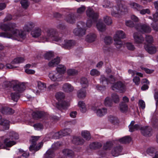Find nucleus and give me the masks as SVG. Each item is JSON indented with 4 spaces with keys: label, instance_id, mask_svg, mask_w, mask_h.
<instances>
[{
    "label": "nucleus",
    "instance_id": "1",
    "mask_svg": "<svg viewBox=\"0 0 158 158\" xmlns=\"http://www.w3.org/2000/svg\"><path fill=\"white\" fill-rule=\"evenodd\" d=\"M16 25L14 23H10L8 24H0V28L4 31H9L10 32L0 33V36L4 37L11 38L16 40L17 38L24 39L26 37V33L24 31L15 29Z\"/></svg>",
    "mask_w": 158,
    "mask_h": 158
},
{
    "label": "nucleus",
    "instance_id": "2",
    "mask_svg": "<svg viewBox=\"0 0 158 158\" xmlns=\"http://www.w3.org/2000/svg\"><path fill=\"white\" fill-rule=\"evenodd\" d=\"M9 83L13 87L14 91L17 92V93H12L10 95L11 99L17 102L20 97L19 93L24 91L25 87L23 83H20L17 81L13 80Z\"/></svg>",
    "mask_w": 158,
    "mask_h": 158
},
{
    "label": "nucleus",
    "instance_id": "3",
    "mask_svg": "<svg viewBox=\"0 0 158 158\" xmlns=\"http://www.w3.org/2000/svg\"><path fill=\"white\" fill-rule=\"evenodd\" d=\"M61 35L59 34L55 31L48 30L45 33L41 38V40L42 42L49 41L51 38L56 41H60L62 40Z\"/></svg>",
    "mask_w": 158,
    "mask_h": 158
},
{
    "label": "nucleus",
    "instance_id": "4",
    "mask_svg": "<svg viewBox=\"0 0 158 158\" xmlns=\"http://www.w3.org/2000/svg\"><path fill=\"white\" fill-rule=\"evenodd\" d=\"M0 138L2 140L4 139V143L6 147H11L16 144L15 140L18 139L19 136L18 134L13 131L9 133V136L6 138H5L4 136H2Z\"/></svg>",
    "mask_w": 158,
    "mask_h": 158
},
{
    "label": "nucleus",
    "instance_id": "5",
    "mask_svg": "<svg viewBox=\"0 0 158 158\" xmlns=\"http://www.w3.org/2000/svg\"><path fill=\"white\" fill-rule=\"evenodd\" d=\"M86 12L87 16L89 18L86 22V26L88 27H90L93 23L97 21L98 15L95 13L94 10L89 7L88 8Z\"/></svg>",
    "mask_w": 158,
    "mask_h": 158
},
{
    "label": "nucleus",
    "instance_id": "6",
    "mask_svg": "<svg viewBox=\"0 0 158 158\" xmlns=\"http://www.w3.org/2000/svg\"><path fill=\"white\" fill-rule=\"evenodd\" d=\"M55 97L56 99L59 101L57 107L59 109H66L69 106V104L68 102L62 101V100L65 98L64 94L63 92H59L56 94Z\"/></svg>",
    "mask_w": 158,
    "mask_h": 158
},
{
    "label": "nucleus",
    "instance_id": "7",
    "mask_svg": "<svg viewBox=\"0 0 158 158\" xmlns=\"http://www.w3.org/2000/svg\"><path fill=\"white\" fill-rule=\"evenodd\" d=\"M40 136H31L32 139L31 142L32 145L30 146L29 148V150L30 151H34L35 152L39 150L43 145V143L41 142L39 143L38 145L36 146V142L40 138Z\"/></svg>",
    "mask_w": 158,
    "mask_h": 158
},
{
    "label": "nucleus",
    "instance_id": "8",
    "mask_svg": "<svg viewBox=\"0 0 158 158\" xmlns=\"http://www.w3.org/2000/svg\"><path fill=\"white\" fill-rule=\"evenodd\" d=\"M85 25V23L81 22L78 23L77 27L75 28L73 30V32L76 35L78 36H82L85 34L86 29L82 28Z\"/></svg>",
    "mask_w": 158,
    "mask_h": 158
},
{
    "label": "nucleus",
    "instance_id": "9",
    "mask_svg": "<svg viewBox=\"0 0 158 158\" xmlns=\"http://www.w3.org/2000/svg\"><path fill=\"white\" fill-rule=\"evenodd\" d=\"M112 90L114 91H119L120 93H124L126 90V86L122 82L119 81L114 84L111 86Z\"/></svg>",
    "mask_w": 158,
    "mask_h": 158
},
{
    "label": "nucleus",
    "instance_id": "10",
    "mask_svg": "<svg viewBox=\"0 0 158 158\" xmlns=\"http://www.w3.org/2000/svg\"><path fill=\"white\" fill-rule=\"evenodd\" d=\"M130 5L132 8L137 10L140 11V13L142 15H144L146 13L149 14L150 12L149 9H142V6L136 3H131L130 4Z\"/></svg>",
    "mask_w": 158,
    "mask_h": 158
},
{
    "label": "nucleus",
    "instance_id": "11",
    "mask_svg": "<svg viewBox=\"0 0 158 158\" xmlns=\"http://www.w3.org/2000/svg\"><path fill=\"white\" fill-rule=\"evenodd\" d=\"M100 80L101 83H102L103 85V86H100L99 87L97 86H96L97 89L100 90H102L105 89L106 86L108 85L109 83H111V82H109L108 81V79L103 75H102L101 76Z\"/></svg>",
    "mask_w": 158,
    "mask_h": 158
},
{
    "label": "nucleus",
    "instance_id": "12",
    "mask_svg": "<svg viewBox=\"0 0 158 158\" xmlns=\"http://www.w3.org/2000/svg\"><path fill=\"white\" fill-rule=\"evenodd\" d=\"M50 78L53 81H59L61 78L62 75L57 72H53L50 73L49 75Z\"/></svg>",
    "mask_w": 158,
    "mask_h": 158
},
{
    "label": "nucleus",
    "instance_id": "13",
    "mask_svg": "<svg viewBox=\"0 0 158 158\" xmlns=\"http://www.w3.org/2000/svg\"><path fill=\"white\" fill-rule=\"evenodd\" d=\"M140 131L142 134L144 136H150L152 135V129L148 126L142 127Z\"/></svg>",
    "mask_w": 158,
    "mask_h": 158
},
{
    "label": "nucleus",
    "instance_id": "14",
    "mask_svg": "<svg viewBox=\"0 0 158 158\" xmlns=\"http://www.w3.org/2000/svg\"><path fill=\"white\" fill-rule=\"evenodd\" d=\"M135 123V122L134 121H132L128 126L129 131L130 132H132L136 130H141L142 126L139 124H134Z\"/></svg>",
    "mask_w": 158,
    "mask_h": 158
},
{
    "label": "nucleus",
    "instance_id": "15",
    "mask_svg": "<svg viewBox=\"0 0 158 158\" xmlns=\"http://www.w3.org/2000/svg\"><path fill=\"white\" fill-rule=\"evenodd\" d=\"M121 12L118 5L113 6L111 10V15L113 16L118 17L120 15Z\"/></svg>",
    "mask_w": 158,
    "mask_h": 158
},
{
    "label": "nucleus",
    "instance_id": "16",
    "mask_svg": "<svg viewBox=\"0 0 158 158\" xmlns=\"http://www.w3.org/2000/svg\"><path fill=\"white\" fill-rule=\"evenodd\" d=\"M10 122L8 120L2 119L0 115V125L3 128V130H8L9 128Z\"/></svg>",
    "mask_w": 158,
    "mask_h": 158
},
{
    "label": "nucleus",
    "instance_id": "17",
    "mask_svg": "<svg viewBox=\"0 0 158 158\" xmlns=\"http://www.w3.org/2000/svg\"><path fill=\"white\" fill-rule=\"evenodd\" d=\"M62 89L65 92L69 93L73 91L74 88L69 83H65L63 85L62 87Z\"/></svg>",
    "mask_w": 158,
    "mask_h": 158
},
{
    "label": "nucleus",
    "instance_id": "18",
    "mask_svg": "<svg viewBox=\"0 0 158 158\" xmlns=\"http://www.w3.org/2000/svg\"><path fill=\"white\" fill-rule=\"evenodd\" d=\"M126 35L125 32L122 30H118L116 31L114 38L115 40L117 39H125L126 38Z\"/></svg>",
    "mask_w": 158,
    "mask_h": 158
},
{
    "label": "nucleus",
    "instance_id": "19",
    "mask_svg": "<svg viewBox=\"0 0 158 158\" xmlns=\"http://www.w3.org/2000/svg\"><path fill=\"white\" fill-rule=\"evenodd\" d=\"M139 27V30L141 32L145 33H150L152 29L151 27L148 25L143 24L140 25Z\"/></svg>",
    "mask_w": 158,
    "mask_h": 158
},
{
    "label": "nucleus",
    "instance_id": "20",
    "mask_svg": "<svg viewBox=\"0 0 158 158\" xmlns=\"http://www.w3.org/2000/svg\"><path fill=\"white\" fill-rule=\"evenodd\" d=\"M133 37L135 42L137 43H141L144 41V38L142 36L139 34L137 32L135 33H134Z\"/></svg>",
    "mask_w": 158,
    "mask_h": 158
},
{
    "label": "nucleus",
    "instance_id": "21",
    "mask_svg": "<svg viewBox=\"0 0 158 158\" xmlns=\"http://www.w3.org/2000/svg\"><path fill=\"white\" fill-rule=\"evenodd\" d=\"M65 20L68 23H73L75 22V17L73 14H70L66 15Z\"/></svg>",
    "mask_w": 158,
    "mask_h": 158
},
{
    "label": "nucleus",
    "instance_id": "22",
    "mask_svg": "<svg viewBox=\"0 0 158 158\" xmlns=\"http://www.w3.org/2000/svg\"><path fill=\"white\" fill-rule=\"evenodd\" d=\"M94 110L97 115L99 117L104 115L107 112V109L105 108L102 109H96L95 110L94 109Z\"/></svg>",
    "mask_w": 158,
    "mask_h": 158
},
{
    "label": "nucleus",
    "instance_id": "23",
    "mask_svg": "<svg viewBox=\"0 0 158 158\" xmlns=\"http://www.w3.org/2000/svg\"><path fill=\"white\" fill-rule=\"evenodd\" d=\"M123 148L120 146L114 147L112 152V154L113 156H116L120 154L122 151Z\"/></svg>",
    "mask_w": 158,
    "mask_h": 158
},
{
    "label": "nucleus",
    "instance_id": "24",
    "mask_svg": "<svg viewBox=\"0 0 158 158\" xmlns=\"http://www.w3.org/2000/svg\"><path fill=\"white\" fill-rule=\"evenodd\" d=\"M56 70L57 72L61 74V75H62L65 73L66 68L64 65L59 64L57 66Z\"/></svg>",
    "mask_w": 158,
    "mask_h": 158
},
{
    "label": "nucleus",
    "instance_id": "25",
    "mask_svg": "<svg viewBox=\"0 0 158 158\" xmlns=\"http://www.w3.org/2000/svg\"><path fill=\"white\" fill-rule=\"evenodd\" d=\"M145 49L149 54H153L156 52V48L154 46L147 45L145 47Z\"/></svg>",
    "mask_w": 158,
    "mask_h": 158
},
{
    "label": "nucleus",
    "instance_id": "26",
    "mask_svg": "<svg viewBox=\"0 0 158 158\" xmlns=\"http://www.w3.org/2000/svg\"><path fill=\"white\" fill-rule=\"evenodd\" d=\"M1 112L3 114H11L14 113V111L11 108L4 107L2 108Z\"/></svg>",
    "mask_w": 158,
    "mask_h": 158
},
{
    "label": "nucleus",
    "instance_id": "27",
    "mask_svg": "<svg viewBox=\"0 0 158 158\" xmlns=\"http://www.w3.org/2000/svg\"><path fill=\"white\" fill-rule=\"evenodd\" d=\"M86 90L85 89L81 88L77 92V96L80 99H83L85 98L86 96Z\"/></svg>",
    "mask_w": 158,
    "mask_h": 158
},
{
    "label": "nucleus",
    "instance_id": "28",
    "mask_svg": "<svg viewBox=\"0 0 158 158\" xmlns=\"http://www.w3.org/2000/svg\"><path fill=\"white\" fill-rule=\"evenodd\" d=\"M75 42L73 40H64V43L63 44V47L65 49H69L73 46Z\"/></svg>",
    "mask_w": 158,
    "mask_h": 158
},
{
    "label": "nucleus",
    "instance_id": "29",
    "mask_svg": "<svg viewBox=\"0 0 158 158\" xmlns=\"http://www.w3.org/2000/svg\"><path fill=\"white\" fill-rule=\"evenodd\" d=\"M96 38V35L94 33H90L86 37V40L89 42H92L95 41Z\"/></svg>",
    "mask_w": 158,
    "mask_h": 158
},
{
    "label": "nucleus",
    "instance_id": "30",
    "mask_svg": "<svg viewBox=\"0 0 158 158\" xmlns=\"http://www.w3.org/2000/svg\"><path fill=\"white\" fill-rule=\"evenodd\" d=\"M63 153L64 155L68 157L73 158L75 156L73 152L69 149H66L63 151Z\"/></svg>",
    "mask_w": 158,
    "mask_h": 158
},
{
    "label": "nucleus",
    "instance_id": "31",
    "mask_svg": "<svg viewBox=\"0 0 158 158\" xmlns=\"http://www.w3.org/2000/svg\"><path fill=\"white\" fill-rule=\"evenodd\" d=\"M84 140L81 138L76 136L73 137V143L76 145H81L83 143Z\"/></svg>",
    "mask_w": 158,
    "mask_h": 158
},
{
    "label": "nucleus",
    "instance_id": "32",
    "mask_svg": "<svg viewBox=\"0 0 158 158\" xmlns=\"http://www.w3.org/2000/svg\"><path fill=\"white\" fill-rule=\"evenodd\" d=\"M44 115V114L43 112L39 111L33 112L32 114L33 118L35 119L41 118Z\"/></svg>",
    "mask_w": 158,
    "mask_h": 158
},
{
    "label": "nucleus",
    "instance_id": "33",
    "mask_svg": "<svg viewBox=\"0 0 158 158\" xmlns=\"http://www.w3.org/2000/svg\"><path fill=\"white\" fill-rule=\"evenodd\" d=\"M22 60H14L12 61L11 64H6V66L7 69H12L14 67H16L14 66V64L20 63V61Z\"/></svg>",
    "mask_w": 158,
    "mask_h": 158
},
{
    "label": "nucleus",
    "instance_id": "34",
    "mask_svg": "<svg viewBox=\"0 0 158 158\" xmlns=\"http://www.w3.org/2000/svg\"><path fill=\"white\" fill-rule=\"evenodd\" d=\"M35 26V24L32 22H28L26 24L24 27V30L27 31H31L32 29Z\"/></svg>",
    "mask_w": 158,
    "mask_h": 158
},
{
    "label": "nucleus",
    "instance_id": "35",
    "mask_svg": "<svg viewBox=\"0 0 158 158\" xmlns=\"http://www.w3.org/2000/svg\"><path fill=\"white\" fill-rule=\"evenodd\" d=\"M55 156L54 152L52 149H49L44 155L45 158H53Z\"/></svg>",
    "mask_w": 158,
    "mask_h": 158
},
{
    "label": "nucleus",
    "instance_id": "36",
    "mask_svg": "<svg viewBox=\"0 0 158 158\" xmlns=\"http://www.w3.org/2000/svg\"><path fill=\"white\" fill-rule=\"evenodd\" d=\"M119 109L122 113L126 112L128 110V106L124 102H121L119 105Z\"/></svg>",
    "mask_w": 158,
    "mask_h": 158
},
{
    "label": "nucleus",
    "instance_id": "37",
    "mask_svg": "<svg viewBox=\"0 0 158 158\" xmlns=\"http://www.w3.org/2000/svg\"><path fill=\"white\" fill-rule=\"evenodd\" d=\"M31 34L33 37H38L41 34V30L39 28H36L31 32Z\"/></svg>",
    "mask_w": 158,
    "mask_h": 158
},
{
    "label": "nucleus",
    "instance_id": "38",
    "mask_svg": "<svg viewBox=\"0 0 158 158\" xmlns=\"http://www.w3.org/2000/svg\"><path fill=\"white\" fill-rule=\"evenodd\" d=\"M66 73L69 76H74L77 74L78 71L74 69H70L67 70Z\"/></svg>",
    "mask_w": 158,
    "mask_h": 158
},
{
    "label": "nucleus",
    "instance_id": "39",
    "mask_svg": "<svg viewBox=\"0 0 158 158\" xmlns=\"http://www.w3.org/2000/svg\"><path fill=\"white\" fill-rule=\"evenodd\" d=\"M37 82V86L38 89L40 90V92H42L45 90L46 88V86L45 83L38 81Z\"/></svg>",
    "mask_w": 158,
    "mask_h": 158
},
{
    "label": "nucleus",
    "instance_id": "40",
    "mask_svg": "<svg viewBox=\"0 0 158 158\" xmlns=\"http://www.w3.org/2000/svg\"><path fill=\"white\" fill-rule=\"evenodd\" d=\"M131 139L130 136H126L119 139V141L122 143H127L130 142Z\"/></svg>",
    "mask_w": 158,
    "mask_h": 158
},
{
    "label": "nucleus",
    "instance_id": "41",
    "mask_svg": "<svg viewBox=\"0 0 158 158\" xmlns=\"http://www.w3.org/2000/svg\"><path fill=\"white\" fill-rule=\"evenodd\" d=\"M102 146L100 143L94 142L90 144L89 147L91 149H95L101 148Z\"/></svg>",
    "mask_w": 158,
    "mask_h": 158
},
{
    "label": "nucleus",
    "instance_id": "42",
    "mask_svg": "<svg viewBox=\"0 0 158 158\" xmlns=\"http://www.w3.org/2000/svg\"><path fill=\"white\" fill-rule=\"evenodd\" d=\"M54 56V52L51 51L46 52L44 55V58L46 59L53 58Z\"/></svg>",
    "mask_w": 158,
    "mask_h": 158
},
{
    "label": "nucleus",
    "instance_id": "43",
    "mask_svg": "<svg viewBox=\"0 0 158 158\" xmlns=\"http://www.w3.org/2000/svg\"><path fill=\"white\" fill-rule=\"evenodd\" d=\"M88 81L87 78L85 77H82L81 78L80 83L82 88L85 89L88 86Z\"/></svg>",
    "mask_w": 158,
    "mask_h": 158
},
{
    "label": "nucleus",
    "instance_id": "44",
    "mask_svg": "<svg viewBox=\"0 0 158 158\" xmlns=\"http://www.w3.org/2000/svg\"><path fill=\"white\" fill-rule=\"evenodd\" d=\"M156 149L154 147H150L147 148L146 150L147 153L151 156H153L155 154Z\"/></svg>",
    "mask_w": 158,
    "mask_h": 158
},
{
    "label": "nucleus",
    "instance_id": "45",
    "mask_svg": "<svg viewBox=\"0 0 158 158\" xmlns=\"http://www.w3.org/2000/svg\"><path fill=\"white\" fill-rule=\"evenodd\" d=\"M78 105L80 108V110L82 113H85L86 110L85 103L82 101H80L78 102Z\"/></svg>",
    "mask_w": 158,
    "mask_h": 158
},
{
    "label": "nucleus",
    "instance_id": "46",
    "mask_svg": "<svg viewBox=\"0 0 158 158\" xmlns=\"http://www.w3.org/2000/svg\"><path fill=\"white\" fill-rule=\"evenodd\" d=\"M82 136L86 140H89L91 138V136L89 131H84L81 133Z\"/></svg>",
    "mask_w": 158,
    "mask_h": 158
},
{
    "label": "nucleus",
    "instance_id": "47",
    "mask_svg": "<svg viewBox=\"0 0 158 158\" xmlns=\"http://www.w3.org/2000/svg\"><path fill=\"white\" fill-rule=\"evenodd\" d=\"M60 62V60H51L48 64L50 67H55L58 65Z\"/></svg>",
    "mask_w": 158,
    "mask_h": 158
},
{
    "label": "nucleus",
    "instance_id": "48",
    "mask_svg": "<svg viewBox=\"0 0 158 158\" xmlns=\"http://www.w3.org/2000/svg\"><path fill=\"white\" fill-rule=\"evenodd\" d=\"M97 27L98 30L100 31H104L105 29V25L102 22H98L97 23Z\"/></svg>",
    "mask_w": 158,
    "mask_h": 158
},
{
    "label": "nucleus",
    "instance_id": "49",
    "mask_svg": "<svg viewBox=\"0 0 158 158\" xmlns=\"http://www.w3.org/2000/svg\"><path fill=\"white\" fill-rule=\"evenodd\" d=\"M112 101L115 103H118L120 101L119 96L116 94H113L111 95Z\"/></svg>",
    "mask_w": 158,
    "mask_h": 158
},
{
    "label": "nucleus",
    "instance_id": "50",
    "mask_svg": "<svg viewBox=\"0 0 158 158\" xmlns=\"http://www.w3.org/2000/svg\"><path fill=\"white\" fill-rule=\"evenodd\" d=\"M52 138L54 139H59L63 136L61 131L57 132L52 133Z\"/></svg>",
    "mask_w": 158,
    "mask_h": 158
},
{
    "label": "nucleus",
    "instance_id": "51",
    "mask_svg": "<svg viewBox=\"0 0 158 158\" xmlns=\"http://www.w3.org/2000/svg\"><path fill=\"white\" fill-rule=\"evenodd\" d=\"M114 40L115 42V46L118 49L121 48L123 45V43L121 40L118 39L115 40L114 38Z\"/></svg>",
    "mask_w": 158,
    "mask_h": 158
},
{
    "label": "nucleus",
    "instance_id": "52",
    "mask_svg": "<svg viewBox=\"0 0 158 158\" xmlns=\"http://www.w3.org/2000/svg\"><path fill=\"white\" fill-rule=\"evenodd\" d=\"M142 82L143 83H146L147 84H144L141 87V89L143 90H145L147 89L149 87L147 85L149 84V82L146 79H144L142 80Z\"/></svg>",
    "mask_w": 158,
    "mask_h": 158
},
{
    "label": "nucleus",
    "instance_id": "53",
    "mask_svg": "<svg viewBox=\"0 0 158 158\" xmlns=\"http://www.w3.org/2000/svg\"><path fill=\"white\" fill-rule=\"evenodd\" d=\"M61 131L63 136L69 135L72 132V130L70 128H66Z\"/></svg>",
    "mask_w": 158,
    "mask_h": 158
},
{
    "label": "nucleus",
    "instance_id": "54",
    "mask_svg": "<svg viewBox=\"0 0 158 158\" xmlns=\"http://www.w3.org/2000/svg\"><path fill=\"white\" fill-rule=\"evenodd\" d=\"M104 21L107 25H110L112 23V19L111 17L107 16H106L104 17Z\"/></svg>",
    "mask_w": 158,
    "mask_h": 158
},
{
    "label": "nucleus",
    "instance_id": "55",
    "mask_svg": "<svg viewBox=\"0 0 158 158\" xmlns=\"http://www.w3.org/2000/svg\"><path fill=\"white\" fill-rule=\"evenodd\" d=\"M112 102L111 101L110 98L107 97L105 99L104 101V104L106 106L110 107L112 105Z\"/></svg>",
    "mask_w": 158,
    "mask_h": 158
},
{
    "label": "nucleus",
    "instance_id": "56",
    "mask_svg": "<svg viewBox=\"0 0 158 158\" xmlns=\"http://www.w3.org/2000/svg\"><path fill=\"white\" fill-rule=\"evenodd\" d=\"M128 72L129 74H131L132 76H133L135 74L141 77H143V74L137 72L135 71H133L131 69H129Z\"/></svg>",
    "mask_w": 158,
    "mask_h": 158
},
{
    "label": "nucleus",
    "instance_id": "57",
    "mask_svg": "<svg viewBox=\"0 0 158 158\" xmlns=\"http://www.w3.org/2000/svg\"><path fill=\"white\" fill-rule=\"evenodd\" d=\"M113 146V144L112 142H107L104 144L103 146V148L106 150H110Z\"/></svg>",
    "mask_w": 158,
    "mask_h": 158
},
{
    "label": "nucleus",
    "instance_id": "58",
    "mask_svg": "<svg viewBox=\"0 0 158 158\" xmlns=\"http://www.w3.org/2000/svg\"><path fill=\"white\" fill-rule=\"evenodd\" d=\"M102 5L105 8H110L112 6V3L107 0H105Z\"/></svg>",
    "mask_w": 158,
    "mask_h": 158
},
{
    "label": "nucleus",
    "instance_id": "59",
    "mask_svg": "<svg viewBox=\"0 0 158 158\" xmlns=\"http://www.w3.org/2000/svg\"><path fill=\"white\" fill-rule=\"evenodd\" d=\"M90 74L92 76H98L100 75V72L96 69H93L91 70Z\"/></svg>",
    "mask_w": 158,
    "mask_h": 158
},
{
    "label": "nucleus",
    "instance_id": "60",
    "mask_svg": "<svg viewBox=\"0 0 158 158\" xmlns=\"http://www.w3.org/2000/svg\"><path fill=\"white\" fill-rule=\"evenodd\" d=\"M145 40L148 44H152L153 42V37L150 35H146L145 37Z\"/></svg>",
    "mask_w": 158,
    "mask_h": 158
},
{
    "label": "nucleus",
    "instance_id": "61",
    "mask_svg": "<svg viewBox=\"0 0 158 158\" xmlns=\"http://www.w3.org/2000/svg\"><path fill=\"white\" fill-rule=\"evenodd\" d=\"M104 41L106 44L109 45L112 43L113 40L110 36H106L105 38Z\"/></svg>",
    "mask_w": 158,
    "mask_h": 158
},
{
    "label": "nucleus",
    "instance_id": "62",
    "mask_svg": "<svg viewBox=\"0 0 158 158\" xmlns=\"http://www.w3.org/2000/svg\"><path fill=\"white\" fill-rule=\"evenodd\" d=\"M20 3L22 7L24 9H26L29 6V3L27 0H22Z\"/></svg>",
    "mask_w": 158,
    "mask_h": 158
},
{
    "label": "nucleus",
    "instance_id": "63",
    "mask_svg": "<svg viewBox=\"0 0 158 158\" xmlns=\"http://www.w3.org/2000/svg\"><path fill=\"white\" fill-rule=\"evenodd\" d=\"M37 130H42L43 128V126L42 124L40 123H37L34 125L33 126Z\"/></svg>",
    "mask_w": 158,
    "mask_h": 158
},
{
    "label": "nucleus",
    "instance_id": "64",
    "mask_svg": "<svg viewBox=\"0 0 158 158\" xmlns=\"http://www.w3.org/2000/svg\"><path fill=\"white\" fill-rule=\"evenodd\" d=\"M109 120L111 123H114L117 122V118L116 117L113 115H110L108 117Z\"/></svg>",
    "mask_w": 158,
    "mask_h": 158
}]
</instances>
